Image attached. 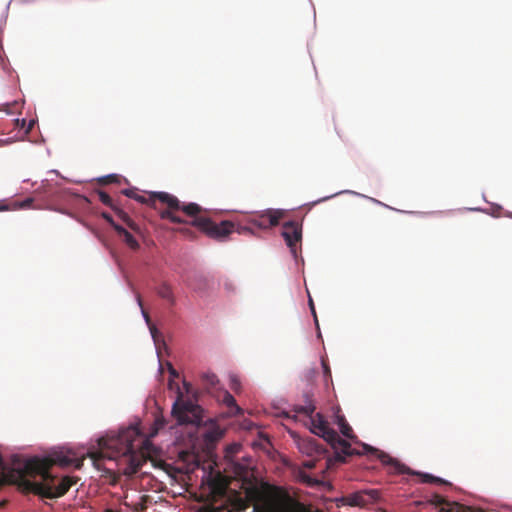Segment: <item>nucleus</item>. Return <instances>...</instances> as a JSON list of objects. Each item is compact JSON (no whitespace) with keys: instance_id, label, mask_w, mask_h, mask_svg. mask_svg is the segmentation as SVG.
Listing matches in <instances>:
<instances>
[{"instance_id":"1","label":"nucleus","mask_w":512,"mask_h":512,"mask_svg":"<svg viewBox=\"0 0 512 512\" xmlns=\"http://www.w3.org/2000/svg\"><path fill=\"white\" fill-rule=\"evenodd\" d=\"M17 463L22 472V492L33 493L42 498L55 499L64 496L78 481V477L63 476L58 478L50 473L54 465L60 467L73 466L80 469L83 458L77 457L71 450L55 452L50 457H33L21 461L17 456Z\"/></svg>"},{"instance_id":"2","label":"nucleus","mask_w":512,"mask_h":512,"mask_svg":"<svg viewBox=\"0 0 512 512\" xmlns=\"http://www.w3.org/2000/svg\"><path fill=\"white\" fill-rule=\"evenodd\" d=\"M99 451L89 453L97 469H100L102 459L121 460L127 464L123 469L126 475L138 472L142 464L149 457L152 444L147 439H142L134 427L123 429L118 434L107 435L98 439Z\"/></svg>"},{"instance_id":"3","label":"nucleus","mask_w":512,"mask_h":512,"mask_svg":"<svg viewBox=\"0 0 512 512\" xmlns=\"http://www.w3.org/2000/svg\"><path fill=\"white\" fill-rule=\"evenodd\" d=\"M122 193L136 200L139 203L146 204L156 209V201L167 206L166 210L160 212V217L177 224H187L188 221L176 215V211H182L186 216H196L203 212V208L197 203H181L179 199L167 192H149L146 196L138 194L135 189H125Z\"/></svg>"},{"instance_id":"4","label":"nucleus","mask_w":512,"mask_h":512,"mask_svg":"<svg viewBox=\"0 0 512 512\" xmlns=\"http://www.w3.org/2000/svg\"><path fill=\"white\" fill-rule=\"evenodd\" d=\"M168 388L176 390V400L173 403L171 415L178 425L200 426L203 423V408L192 399L185 397L175 379L169 378Z\"/></svg>"},{"instance_id":"5","label":"nucleus","mask_w":512,"mask_h":512,"mask_svg":"<svg viewBox=\"0 0 512 512\" xmlns=\"http://www.w3.org/2000/svg\"><path fill=\"white\" fill-rule=\"evenodd\" d=\"M190 217L192 218V220L188 221L187 224H190L191 226L198 228L207 236L217 240L225 239L234 231H236L239 234L253 233L251 227L252 225L246 226L228 220L222 221L219 224H217L213 222L210 218L202 216L201 213H199L196 216Z\"/></svg>"},{"instance_id":"6","label":"nucleus","mask_w":512,"mask_h":512,"mask_svg":"<svg viewBox=\"0 0 512 512\" xmlns=\"http://www.w3.org/2000/svg\"><path fill=\"white\" fill-rule=\"evenodd\" d=\"M363 449L366 453L374 454L383 465L387 466L390 473L394 474H409V475H417L421 477V482L423 483H435L441 485H451L446 480L436 477L431 474L421 473L411 470L408 466L401 463L397 459L391 457L389 454L378 450L374 447H371L367 444H363Z\"/></svg>"},{"instance_id":"7","label":"nucleus","mask_w":512,"mask_h":512,"mask_svg":"<svg viewBox=\"0 0 512 512\" xmlns=\"http://www.w3.org/2000/svg\"><path fill=\"white\" fill-rule=\"evenodd\" d=\"M315 409L316 407L312 399L306 396L305 405L295 406L294 411L308 417L307 425H309L310 431L313 434L322 437L325 441L335 438L336 431L329 426L328 422L320 413L314 415Z\"/></svg>"},{"instance_id":"8","label":"nucleus","mask_w":512,"mask_h":512,"mask_svg":"<svg viewBox=\"0 0 512 512\" xmlns=\"http://www.w3.org/2000/svg\"><path fill=\"white\" fill-rule=\"evenodd\" d=\"M284 211L268 209L261 213L252 214L248 217L247 223L259 229H269L277 226L284 217Z\"/></svg>"},{"instance_id":"9","label":"nucleus","mask_w":512,"mask_h":512,"mask_svg":"<svg viewBox=\"0 0 512 512\" xmlns=\"http://www.w3.org/2000/svg\"><path fill=\"white\" fill-rule=\"evenodd\" d=\"M282 236L289 247L291 253L296 256L297 244L302 239V227L296 221H288L283 224Z\"/></svg>"},{"instance_id":"10","label":"nucleus","mask_w":512,"mask_h":512,"mask_svg":"<svg viewBox=\"0 0 512 512\" xmlns=\"http://www.w3.org/2000/svg\"><path fill=\"white\" fill-rule=\"evenodd\" d=\"M379 491L376 489L360 490L350 493L344 497V501L350 506H367L379 499Z\"/></svg>"},{"instance_id":"11","label":"nucleus","mask_w":512,"mask_h":512,"mask_svg":"<svg viewBox=\"0 0 512 512\" xmlns=\"http://www.w3.org/2000/svg\"><path fill=\"white\" fill-rule=\"evenodd\" d=\"M327 442L334 449L337 461L345 462L347 457L360 454V452L351 447L347 440L342 439L337 433L335 438L328 439Z\"/></svg>"},{"instance_id":"12","label":"nucleus","mask_w":512,"mask_h":512,"mask_svg":"<svg viewBox=\"0 0 512 512\" xmlns=\"http://www.w3.org/2000/svg\"><path fill=\"white\" fill-rule=\"evenodd\" d=\"M12 464L14 467L10 470V473L7 474L4 478H0V489L5 484H13L17 485L19 490L22 491L21 482L23 481L22 472L20 471V466L17 463V456L13 457Z\"/></svg>"},{"instance_id":"13","label":"nucleus","mask_w":512,"mask_h":512,"mask_svg":"<svg viewBox=\"0 0 512 512\" xmlns=\"http://www.w3.org/2000/svg\"><path fill=\"white\" fill-rule=\"evenodd\" d=\"M299 449L302 453H305L309 456H320L324 453L321 445L317 442V440L313 438L304 439L299 442Z\"/></svg>"},{"instance_id":"14","label":"nucleus","mask_w":512,"mask_h":512,"mask_svg":"<svg viewBox=\"0 0 512 512\" xmlns=\"http://www.w3.org/2000/svg\"><path fill=\"white\" fill-rule=\"evenodd\" d=\"M428 503L434 507H441L439 512H453L454 507H459L460 509L463 508L459 503L457 502H450L443 498L439 494H434L429 500Z\"/></svg>"},{"instance_id":"15","label":"nucleus","mask_w":512,"mask_h":512,"mask_svg":"<svg viewBox=\"0 0 512 512\" xmlns=\"http://www.w3.org/2000/svg\"><path fill=\"white\" fill-rule=\"evenodd\" d=\"M115 231L131 249L137 250L139 248L138 241L124 227L121 225H115Z\"/></svg>"},{"instance_id":"16","label":"nucleus","mask_w":512,"mask_h":512,"mask_svg":"<svg viewBox=\"0 0 512 512\" xmlns=\"http://www.w3.org/2000/svg\"><path fill=\"white\" fill-rule=\"evenodd\" d=\"M336 423L340 428L342 435L348 439H354L356 436L353 433L351 426L346 421L343 415H336Z\"/></svg>"},{"instance_id":"17","label":"nucleus","mask_w":512,"mask_h":512,"mask_svg":"<svg viewBox=\"0 0 512 512\" xmlns=\"http://www.w3.org/2000/svg\"><path fill=\"white\" fill-rule=\"evenodd\" d=\"M157 293H158V295H159L161 298H163V299H165V300L169 301V302H170V304H172V305H173V304H175V297H174V294H173V290H172V287H171L169 284H167V283H162V284L158 287V289H157Z\"/></svg>"},{"instance_id":"18","label":"nucleus","mask_w":512,"mask_h":512,"mask_svg":"<svg viewBox=\"0 0 512 512\" xmlns=\"http://www.w3.org/2000/svg\"><path fill=\"white\" fill-rule=\"evenodd\" d=\"M299 478L303 483H305L309 487H317L324 484L322 480L313 478L312 476L308 475L305 472H300Z\"/></svg>"},{"instance_id":"19","label":"nucleus","mask_w":512,"mask_h":512,"mask_svg":"<svg viewBox=\"0 0 512 512\" xmlns=\"http://www.w3.org/2000/svg\"><path fill=\"white\" fill-rule=\"evenodd\" d=\"M118 217L133 231H138V225L123 210H117Z\"/></svg>"},{"instance_id":"20","label":"nucleus","mask_w":512,"mask_h":512,"mask_svg":"<svg viewBox=\"0 0 512 512\" xmlns=\"http://www.w3.org/2000/svg\"><path fill=\"white\" fill-rule=\"evenodd\" d=\"M222 402L229 408L235 409L237 412L240 411V408L236 404L235 398L228 392H223Z\"/></svg>"},{"instance_id":"21","label":"nucleus","mask_w":512,"mask_h":512,"mask_svg":"<svg viewBox=\"0 0 512 512\" xmlns=\"http://www.w3.org/2000/svg\"><path fill=\"white\" fill-rule=\"evenodd\" d=\"M98 197H99V200L106 206L110 207L111 209H113L116 213H117V210H119L118 208H116L113 204V200L112 198L110 197L109 194H107L106 192L104 191H98Z\"/></svg>"},{"instance_id":"22","label":"nucleus","mask_w":512,"mask_h":512,"mask_svg":"<svg viewBox=\"0 0 512 512\" xmlns=\"http://www.w3.org/2000/svg\"><path fill=\"white\" fill-rule=\"evenodd\" d=\"M203 381L205 382L207 388L215 387L218 383V378L213 373H206L203 375Z\"/></svg>"},{"instance_id":"23","label":"nucleus","mask_w":512,"mask_h":512,"mask_svg":"<svg viewBox=\"0 0 512 512\" xmlns=\"http://www.w3.org/2000/svg\"><path fill=\"white\" fill-rule=\"evenodd\" d=\"M240 387H241V383H240V380L238 379V377L236 375H231L230 376V388L238 393L239 390H240Z\"/></svg>"},{"instance_id":"24","label":"nucleus","mask_w":512,"mask_h":512,"mask_svg":"<svg viewBox=\"0 0 512 512\" xmlns=\"http://www.w3.org/2000/svg\"><path fill=\"white\" fill-rule=\"evenodd\" d=\"M176 231L179 232L180 234H182L184 237L189 238V239H193L195 237V233L189 227H181V228L176 229Z\"/></svg>"},{"instance_id":"25","label":"nucleus","mask_w":512,"mask_h":512,"mask_svg":"<svg viewBox=\"0 0 512 512\" xmlns=\"http://www.w3.org/2000/svg\"><path fill=\"white\" fill-rule=\"evenodd\" d=\"M118 181V176L115 174L107 175L99 179L102 184H110Z\"/></svg>"},{"instance_id":"26","label":"nucleus","mask_w":512,"mask_h":512,"mask_svg":"<svg viewBox=\"0 0 512 512\" xmlns=\"http://www.w3.org/2000/svg\"><path fill=\"white\" fill-rule=\"evenodd\" d=\"M137 301H138V304L139 306L141 307V310H142V314L147 322V324L150 325V317H149V314L143 309V306H142V300H141V297L140 295L138 294L137 295Z\"/></svg>"},{"instance_id":"27","label":"nucleus","mask_w":512,"mask_h":512,"mask_svg":"<svg viewBox=\"0 0 512 512\" xmlns=\"http://www.w3.org/2000/svg\"><path fill=\"white\" fill-rule=\"evenodd\" d=\"M167 367H168V371H169V374H170V378L176 379V378L179 377V374H178L177 370L172 366L171 363H167Z\"/></svg>"},{"instance_id":"28","label":"nucleus","mask_w":512,"mask_h":512,"mask_svg":"<svg viewBox=\"0 0 512 512\" xmlns=\"http://www.w3.org/2000/svg\"><path fill=\"white\" fill-rule=\"evenodd\" d=\"M316 462H317V459L313 458V459L304 461L302 465H303V467H305L307 469H313L316 466Z\"/></svg>"},{"instance_id":"29","label":"nucleus","mask_w":512,"mask_h":512,"mask_svg":"<svg viewBox=\"0 0 512 512\" xmlns=\"http://www.w3.org/2000/svg\"><path fill=\"white\" fill-rule=\"evenodd\" d=\"M32 203H33V199L32 198H26L25 200L20 202L19 207L23 208V209L30 208L32 206Z\"/></svg>"},{"instance_id":"30","label":"nucleus","mask_w":512,"mask_h":512,"mask_svg":"<svg viewBox=\"0 0 512 512\" xmlns=\"http://www.w3.org/2000/svg\"><path fill=\"white\" fill-rule=\"evenodd\" d=\"M102 217L115 229V225L117 224L114 222L110 214L104 212L102 213Z\"/></svg>"},{"instance_id":"31","label":"nucleus","mask_w":512,"mask_h":512,"mask_svg":"<svg viewBox=\"0 0 512 512\" xmlns=\"http://www.w3.org/2000/svg\"><path fill=\"white\" fill-rule=\"evenodd\" d=\"M150 332H151V335H152L153 339L156 341L157 340L158 331H157V329H156V327L154 325H150Z\"/></svg>"},{"instance_id":"32","label":"nucleus","mask_w":512,"mask_h":512,"mask_svg":"<svg viewBox=\"0 0 512 512\" xmlns=\"http://www.w3.org/2000/svg\"><path fill=\"white\" fill-rule=\"evenodd\" d=\"M309 305H310L311 311H312V313L314 315L315 321L317 322L316 312H315V308H314V304H313L312 299L309 300Z\"/></svg>"},{"instance_id":"33","label":"nucleus","mask_w":512,"mask_h":512,"mask_svg":"<svg viewBox=\"0 0 512 512\" xmlns=\"http://www.w3.org/2000/svg\"><path fill=\"white\" fill-rule=\"evenodd\" d=\"M183 385H184V388H185V392H186L187 394H189V393L191 392V384H190V383H188V382H186V381H184V382H183Z\"/></svg>"},{"instance_id":"34","label":"nucleus","mask_w":512,"mask_h":512,"mask_svg":"<svg viewBox=\"0 0 512 512\" xmlns=\"http://www.w3.org/2000/svg\"><path fill=\"white\" fill-rule=\"evenodd\" d=\"M199 512H214V511H211V510L203 507V508L199 509Z\"/></svg>"},{"instance_id":"35","label":"nucleus","mask_w":512,"mask_h":512,"mask_svg":"<svg viewBox=\"0 0 512 512\" xmlns=\"http://www.w3.org/2000/svg\"><path fill=\"white\" fill-rule=\"evenodd\" d=\"M324 368H325V372H326V373H328V374H330V370H329V368H328L327 366H324Z\"/></svg>"}]
</instances>
